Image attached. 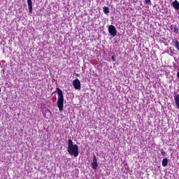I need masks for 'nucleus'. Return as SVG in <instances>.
<instances>
[{
  "label": "nucleus",
  "instance_id": "obj_1",
  "mask_svg": "<svg viewBox=\"0 0 179 179\" xmlns=\"http://www.w3.org/2000/svg\"><path fill=\"white\" fill-rule=\"evenodd\" d=\"M67 150L69 155H71V156H74V157H78V156H79V146L76 144H73V141L71 139L68 140Z\"/></svg>",
  "mask_w": 179,
  "mask_h": 179
},
{
  "label": "nucleus",
  "instance_id": "obj_2",
  "mask_svg": "<svg viewBox=\"0 0 179 179\" xmlns=\"http://www.w3.org/2000/svg\"><path fill=\"white\" fill-rule=\"evenodd\" d=\"M58 99H57V106L59 111H62L64 110V94L62 93V90L59 88H56Z\"/></svg>",
  "mask_w": 179,
  "mask_h": 179
},
{
  "label": "nucleus",
  "instance_id": "obj_3",
  "mask_svg": "<svg viewBox=\"0 0 179 179\" xmlns=\"http://www.w3.org/2000/svg\"><path fill=\"white\" fill-rule=\"evenodd\" d=\"M108 31L109 34L113 36V37H115L117 36V28H115L114 25H109Z\"/></svg>",
  "mask_w": 179,
  "mask_h": 179
},
{
  "label": "nucleus",
  "instance_id": "obj_4",
  "mask_svg": "<svg viewBox=\"0 0 179 179\" xmlns=\"http://www.w3.org/2000/svg\"><path fill=\"white\" fill-rule=\"evenodd\" d=\"M73 85L76 90H80V81L79 79H76L73 81Z\"/></svg>",
  "mask_w": 179,
  "mask_h": 179
},
{
  "label": "nucleus",
  "instance_id": "obj_5",
  "mask_svg": "<svg viewBox=\"0 0 179 179\" xmlns=\"http://www.w3.org/2000/svg\"><path fill=\"white\" fill-rule=\"evenodd\" d=\"M91 164L94 170H97V169H99V163L97 162V158L96 157V155L94 156V158Z\"/></svg>",
  "mask_w": 179,
  "mask_h": 179
},
{
  "label": "nucleus",
  "instance_id": "obj_6",
  "mask_svg": "<svg viewBox=\"0 0 179 179\" xmlns=\"http://www.w3.org/2000/svg\"><path fill=\"white\" fill-rule=\"evenodd\" d=\"M27 5L29 13H33V2L31 0H27Z\"/></svg>",
  "mask_w": 179,
  "mask_h": 179
},
{
  "label": "nucleus",
  "instance_id": "obj_7",
  "mask_svg": "<svg viewBox=\"0 0 179 179\" xmlns=\"http://www.w3.org/2000/svg\"><path fill=\"white\" fill-rule=\"evenodd\" d=\"M172 6L174 8V9H176V10H179V3L178 1L175 0L173 3H172Z\"/></svg>",
  "mask_w": 179,
  "mask_h": 179
},
{
  "label": "nucleus",
  "instance_id": "obj_8",
  "mask_svg": "<svg viewBox=\"0 0 179 179\" xmlns=\"http://www.w3.org/2000/svg\"><path fill=\"white\" fill-rule=\"evenodd\" d=\"M174 100L176 103V106H177V108L179 110V94H176L174 96Z\"/></svg>",
  "mask_w": 179,
  "mask_h": 179
},
{
  "label": "nucleus",
  "instance_id": "obj_9",
  "mask_svg": "<svg viewBox=\"0 0 179 179\" xmlns=\"http://www.w3.org/2000/svg\"><path fill=\"white\" fill-rule=\"evenodd\" d=\"M173 45L176 50H179V42L177 40L173 41Z\"/></svg>",
  "mask_w": 179,
  "mask_h": 179
},
{
  "label": "nucleus",
  "instance_id": "obj_10",
  "mask_svg": "<svg viewBox=\"0 0 179 179\" xmlns=\"http://www.w3.org/2000/svg\"><path fill=\"white\" fill-rule=\"evenodd\" d=\"M167 164H169V159H167V158H164L163 160H162L163 167L167 166Z\"/></svg>",
  "mask_w": 179,
  "mask_h": 179
},
{
  "label": "nucleus",
  "instance_id": "obj_11",
  "mask_svg": "<svg viewBox=\"0 0 179 179\" xmlns=\"http://www.w3.org/2000/svg\"><path fill=\"white\" fill-rule=\"evenodd\" d=\"M103 9L105 15H108V13H110V10L108 9V7H103Z\"/></svg>",
  "mask_w": 179,
  "mask_h": 179
},
{
  "label": "nucleus",
  "instance_id": "obj_12",
  "mask_svg": "<svg viewBox=\"0 0 179 179\" xmlns=\"http://www.w3.org/2000/svg\"><path fill=\"white\" fill-rule=\"evenodd\" d=\"M173 33L178 34V26H177V24H176L173 27Z\"/></svg>",
  "mask_w": 179,
  "mask_h": 179
},
{
  "label": "nucleus",
  "instance_id": "obj_13",
  "mask_svg": "<svg viewBox=\"0 0 179 179\" xmlns=\"http://www.w3.org/2000/svg\"><path fill=\"white\" fill-rule=\"evenodd\" d=\"M145 2L146 3V5H150V3H151L150 0H145Z\"/></svg>",
  "mask_w": 179,
  "mask_h": 179
},
{
  "label": "nucleus",
  "instance_id": "obj_14",
  "mask_svg": "<svg viewBox=\"0 0 179 179\" xmlns=\"http://www.w3.org/2000/svg\"><path fill=\"white\" fill-rule=\"evenodd\" d=\"M161 155L162 156H164V155H166V152L164 150H163V149L161 150Z\"/></svg>",
  "mask_w": 179,
  "mask_h": 179
},
{
  "label": "nucleus",
  "instance_id": "obj_15",
  "mask_svg": "<svg viewBox=\"0 0 179 179\" xmlns=\"http://www.w3.org/2000/svg\"><path fill=\"white\" fill-rule=\"evenodd\" d=\"M111 59L113 61V62H115L116 59H115V56L113 55L111 57Z\"/></svg>",
  "mask_w": 179,
  "mask_h": 179
},
{
  "label": "nucleus",
  "instance_id": "obj_16",
  "mask_svg": "<svg viewBox=\"0 0 179 179\" xmlns=\"http://www.w3.org/2000/svg\"><path fill=\"white\" fill-rule=\"evenodd\" d=\"M0 93H1V88H0Z\"/></svg>",
  "mask_w": 179,
  "mask_h": 179
}]
</instances>
